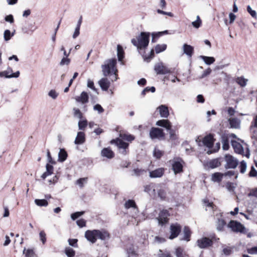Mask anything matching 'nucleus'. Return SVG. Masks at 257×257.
Wrapping results in <instances>:
<instances>
[{
    "label": "nucleus",
    "instance_id": "obj_44",
    "mask_svg": "<svg viewBox=\"0 0 257 257\" xmlns=\"http://www.w3.org/2000/svg\"><path fill=\"white\" fill-rule=\"evenodd\" d=\"M176 254L177 257H186L187 254L185 252L184 249L179 247L176 250Z\"/></svg>",
    "mask_w": 257,
    "mask_h": 257
},
{
    "label": "nucleus",
    "instance_id": "obj_19",
    "mask_svg": "<svg viewBox=\"0 0 257 257\" xmlns=\"http://www.w3.org/2000/svg\"><path fill=\"white\" fill-rule=\"evenodd\" d=\"M221 159L220 158H218L211 160L208 162L207 166L211 169H214L220 166L221 165Z\"/></svg>",
    "mask_w": 257,
    "mask_h": 257
},
{
    "label": "nucleus",
    "instance_id": "obj_17",
    "mask_svg": "<svg viewBox=\"0 0 257 257\" xmlns=\"http://www.w3.org/2000/svg\"><path fill=\"white\" fill-rule=\"evenodd\" d=\"M75 99L78 102L85 104L89 101V96L86 92L83 91L81 92L80 96L75 97Z\"/></svg>",
    "mask_w": 257,
    "mask_h": 257
},
{
    "label": "nucleus",
    "instance_id": "obj_39",
    "mask_svg": "<svg viewBox=\"0 0 257 257\" xmlns=\"http://www.w3.org/2000/svg\"><path fill=\"white\" fill-rule=\"evenodd\" d=\"M229 122L231 128H238L239 125V123L238 120L235 118H229Z\"/></svg>",
    "mask_w": 257,
    "mask_h": 257
},
{
    "label": "nucleus",
    "instance_id": "obj_10",
    "mask_svg": "<svg viewBox=\"0 0 257 257\" xmlns=\"http://www.w3.org/2000/svg\"><path fill=\"white\" fill-rule=\"evenodd\" d=\"M170 216L169 211L167 209L162 210L159 214V216L157 218L159 224L161 225H164L168 223L169 218V217Z\"/></svg>",
    "mask_w": 257,
    "mask_h": 257
},
{
    "label": "nucleus",
    "instance_id": "obj_63",
    "mask_svg": "<svg viewBox=\"0 0 257 257\" xmlns=\"http://www.w3.org/2000/svg\"><path fill=\"white\" fill-rule=\"evenodd\" d=\"M247 251L249 254H257V246L247 248Z\"/></svg>",
    "mask_w": 257,
    "mask_h": 257
},
{
    "label": "nucleus",
    "instance_id": "obj_8",
    "mask_svg": "<svg viewBox=\"0 0 257 257\" xmlns=\"http://www.w3.org/2000/svg\"><path fill=\"white\" fill-rule=\"evenodd\" d=\"M149 135L152 139H164L165 137V134L163 129L155 127H152L151 128Z\"/></svg>",
    "mask_w": 257,
    "mask_h": 257
},
{
    "label": "nucleus",
    "instance_id": "obj_54",
    "mask_svg": "<svg viewBox=\"0 0 257 257\" xmlns=\"http://www.w3.org/2000/svg\"><path fill=\"white\" fill-rule=\"evenodd\" d=\"M156 88L154 86L147 87L142 91V95H145L147 92H149L150 91H151L152 92H154Z\"/></svg>",
    "mask_w": 257,
    "mask_h": 257
},
{
    "label": "nucleus",
    "instance_id": "obj_58",
    "mask_svg": "<svg viewBox=\"0 0 257 257\" xmlns=\"http://www.w3.org/2000/svg\"><path fill=\"white\" fill-rule=\"evenodd\" d=\"M223 174L224 176L231 177L232 176L235 175V178H237V173L234 171H228Z\"/></svg>",
    "mask_w": 257,
    "mask_h": 257
},
{
    "label": "nucleus",
    "instance_id": "obj_36",
    "mask_svg": "<svg viewBox=\"0 0 257 257\" xmlns=\"http://www.w3.org/2000/svg\"><path fill=\"white\" fill-rule=\"evenodd\" d=\"M226 223L223 219H218L217 222V229L219 231H223Z\"/></svg>",
    "mask_w": 257,
    "mask_h": 257
},
{
    "label": "nucleus",
    "instance_id": "obj_16",
    "mask_svg": "<svg viewBox=\"0 0 257 257\" xmlns=\"http://www.w3.org/2000/svg\"><path fill=\"white\" fill-rule=\"evenodd\" d=\"M95 232L96 233L97 239H100L102 240H104L105 239H109L110 237L109 233L105 229H96Z\"/></svg>",
    "mask_w": 257,
    "mask_h": 257
},
{
    "label": "nucleus",
    "instance_id": "obj_31",
    "mask_svg": "<svg viewBox=\"0 0 257 257\" xmlns=\"http://www.w3.org/2000/svg\"><path fill=\"white\" fill-rule=\"evenodd\" d=\"M184 53L191 57L194 53V48L191 45L185 44L183 45Z\"/></svg>",
    "mask_w": 257,
    "mask_h": 257
},
{
    "label": "nucleus",
    "instance_id": "obj_20",
    "mask_svg": "<svg viewBox=\"0 0 257 257\" xmlns=\"http://www.w3.org/2000/svg\"><path fill=\"white\" fill-rule=\"evenodd\" d=\"M126 253L128 257H138L139 254L135 246L133 244H130L126 247Z\"/></svg>",
    "mask_w": 257,
    "mask_h": 257
},
{
    "label": "nucleus",
    "instance_id": "obj_9",
    "mask_svg": "<svg viewBox=\"0 0 257 257\" xmlns=\"http://www.w3.org/2000/svg\"><path fill=\"white\" fill-rule=\"evenodd\" d=\"M224 160L226 162L224 166L226 169H235L238 164V161L230 154L225 155Z\"/></svg>",
    "mask_w": 257,
    "mask_h": 257
},
{
    "label": "nucleus",
    "instance_id": "obj_52",
    "mask_svg": "<svg viewBox=\"0 0 257 257\" xmlns=\"http://www.w3.org/2000/svg\"><path fill=\"white\" fill-rule=\"evenodd\" d=\"M13 36L9 30H6L4 32V39L6 41L10 40Z\"/></svg>",
    "mask_w": 257,
    "mask_h": 257
},
{
    "label": "nucleus",
    "instance_id": "obj_26",
    "mask_svg": "<svg viewBox=\"0 0 257 257\" xmlns=\"http://www.w3.org/2000/svg\"><path fill=\"white\" fill-rule=\"evenodd\" d=\"M157 109H159L161 117L167 118L169 115L168 108L165 105H161Z\"/></svg>",
    "mask_w": 257,
    "mask_h": 257
},
{
    "label": "nucleus",
    "instance_id": "obj_32",
    "mask_svg": "<svg viewBox=\"0 0 257 257\" xmlns=\"http://www.w3.org/2000/svg\"><path fill=\"white\" fill-rule=\"evenodd\" d=\"M169 134V138L168 139L169 142H174L178 140V135L176 133V131L171 127L170 130H168Z\"/></svg>",
    "mask_w": 257,
    "mask_h": 257
},
{
    "label": "nucleus",
    "instance_id": "obj_11",
    "mask_svg": "<svg viewBox=\"0 0 257 257\" xmlns=\"http://www.w3.org/2000/svg\"><path fill=\"white\" fill-rule=\"evenodd\" d=\"M181 231V226L178 223L172 224L170 225L171 234L169 238L173 239L177 237Z\"/></svg>",
    "mask_w": 257,
    "mask_h": 257
},
{
    "label": "nucleus",
    "instance_id": "obj_42",
    "mask_svg": "<svg viewBox=\"0 0 257 257\" xmlns=\"http://www.w3.org/2000/svg\"><path fill=\"white\" fill-rule=\"evenodd\" d=\"M88 125L87 120L85 119L78 122V127L80 130L84 131Z\"/></svg>",
    "mask_w": 257,
    "mask_h": 257
},
{
    "label": "nucleus",
    "instance_id": "obj_56",
    "mask_svg": "<svg viewBox=\"0 0 257 257\" xmlns=\"http://www.w3.org/2000/svg\"><path fill=\"white\" fill-rule=\"evenodd\" d=\"M84 213V211L76 212L71 214V217L73 220H75Z\"/></svg>",
    "mask_w": 257,
    "mask_h": 257
},
{
    "label": "nucleus",
    "instance_id": "obj_2",
    "mask_svg": "<svg viewBox=\"0 0 257 257\" xmlns=\"http://www.w3.org/2000/svg\"><path fill=\"white\" fill-rule=\"evenodd\" d=\"M216 240L215 235L211 236V237L203 236L196 241L197 246L201 249H207L212 247L213 245L214 241Z\"/></svg>",
    "mask_w": 257,
    "mask_h": 257
},
{
    "label": "nucleus",
    "instance_id": "obj_50",
    "mask_svg": "<svg viewBox=\"0 0 257 257\" xmlns=\"http://www.w3.org/2000/svg\"><path fill=\"white\" fill-rule=\"evenodd\" d=\"M239 170H240V172L241 173L243 174L245 172L246 169V164L244 161H242L240 163V165H239Z\"/></svg>",
    "mask_w": 257,
    "mask_h": 257
},
{
    "label": "nucleus",
    "instance_id": "obj_48",
    "mask_svg": "<svg viewBox=\"0 0 257 257\" xmlns=\"http://www.w3.org/2000/svg\"><path fill=\"white\" fill-rule=\"evenodd\" d=\"M202 58L206 64L210 65L215 62V58L212 57L202 56Z\"/></svg>",
    "mask_w": 257,
    "mask_h": 257
},
{
    "label": "nucleus",
    "instance_id": "obj_23",
    "mask_svg": "<svg viewBox=\"0 0 257 257\" xmlns=\"http://www.w3.org/2000/svg\"><path fill=\"white\" fill-rule=\"evenodd\" d=\"M156 125L164 127L166 130H170L172 123L168 119H161L156 122Z\"/></svg>",
    "mask_w": 257,
    "mask_h": 257
},
{
    "label": "nucleus",
    "instance_id": "obj_3",
    "mask_svg": "<svg viewBox=\"0 0 257 257\" xmlns=\"http://www.w3.org/2000/svg\"><path fill=\"white\" fill-rule=\"evenodd\" d=\"M116 60L115 58L109 59L107 63L102 66L103 74L105 76H108L111 72H114V74L117 72L116 68Z\"/></svg>",
    "mask_w": 257,
    "mask_h": 257
},
{
    "label": "nucleus",
    "instance_id": "obj_12",
    "mask_svg": "<svg viewBox=\"0 0 257 257\" xmlns=\"http://www.w3.org/2000/svg\"><path fill=\"white\" fill-rule=\"evenodd\" d=\"M20 75V72L19 71L13 73L12 68L9 67L7 70L0 72V77H5L7 78H18Z\"/></svg>",
    "mask_w": 257,
    "mask_h": 257
},
{
    "label": "nucleus",
    "instance_id": "obj_64",
    "mask_svg": "<svg viewBox=\"0 0 257 257\" xmlns=\"http://www.w3.org/2000/svg\"><path fill=\"white\" fill-rule=\"evenodd\" d=\"M46 171L49 173L50 174H52L53 173L54 167L51 165L49 164H47L46 165Z\"/></svg>",
    "mask_w": 257,
    "mask_h": 257
},
{
    "label": "nucleus",
    "instance_id": "obj_14",
    "mask_svg": "<svg viewBox=\"0 0 257 257\" xmlns=\"http://www.w3.org/2000/svg\"><path fill=\"white\" fill-rule=\"evenodd\" d=\"M95 231L96 229L92 230H87L85 232V238L92 243H95L97 240V236Z\"/></svg>",
    "mask_w": 257,
    "mask_h": 257
},
{
    "label": "nucleus",
    "instance_id": "obj_33",
    "mask_svg": "<svg viewBox=\"0 0 257 257\" xmlns=\"http://www.w3.org/2000/svg\"><path fill=\"white\" fill-rule=\"evenodd\" d=\"M202 202L206 208H210L213 211H214L216 210V206L213 203V202H210L208 198H205L203 199Z\"/></svg>",
    "mask_w": 257,
    "mask_h": 257
},
{
    "label": "nucleus",
    "instance_id": "obj_4",
    "mask_svg": "<svg viewBox=\"0 0 257 257\" xmlns=\"http://www.w3.org/2000/svg\"><path fill=\"white\" fill-rule=\"evenodd\" d=\"M167 46L165 44H158L155 47V49H152L151 50L150 54L149 55H147L145 54V52H144V54L142 55V57L145 61L147 62H150L151 60L155 57V51L157 54L162 52L166 50Z\"/></svg>",
    "mask_w": 257,
    "mask_h": 257
},
{
    "label": "nucleus",
    "instance_id": "obj_59",
    "mask_svg": "<svg viewBox=\"0 0 257 257\" xmlns=\"http://www.w3.org/2000/svg\"><path fill=\"white\" fill-rule=\"evenodd\" d=\"M247 11L248 12V13H249V14L252 16V17L256 18V14L255 11L252 10L249 6H248L247 7Z\"/></svg>",
    "mask_w": 257,
    "mask_h": 257
},
{
    "label": "nucleus",
    "instance_id": "obj_37",
    "mask_svg": "<svg viewBox=\"0 0 257 257\" xmlns=\"http://www.w3.org/2000/svg\"><path fill=\"white\" fill-rule=\"evenodd\" d=\"M124 207L126 209L133 208L134 209L138 208L137 205L134 200L129 199L125 202Z\"/></svg>",
    "mask_w": 257,
    "mask_h": 257
},
{
    "label": "nucleus",
    "instance_id": "obj_38",
    "mask_svg": "<svg viewBox=\"0 0 257 257\" xmlns=\"http://www.w3.org/2000/svg\"><path fill=\"white\" fill-rule=\"evenodd\" d=\"M23 253L25 255V257H35L36 256L34 249L31 248L27 249L25 248L23 251Z\"/></svg>",
    "mask_w": 257,
    "mask_h": 257
},
{
    "label": "nucleus",
    "instance_id": "obj_51",
    "mask_svg": "<svg viewBox=\"0 0 257 257\" xmlns=\"http://www.w3.org/2000/svg\"><path fill=\"white\" fill-rule=\"evenodd\" d=\"M73 111H74V115L75 116L78 117L80 119H82L83 117V114L81 112V111L77 108H73Z\"/></svg>",
    "mask_w": 257,
    "mask_h": 257
},
{
    "label": "nucleus",
    "instance_id": "obj_24",
    "mask_svg": "<svg viewBox=\"0 0 257 257\" xmlns=\"http://www.w3.org/2000/svg\"><path fill=\"white\" fill-rule=\"evenodd\" d=\"M101 88L104 91H107L110 87V83L106 78H101L98 82Z\"/></svg>",
    "mask_w": 257,
    "mask_h": 257
},
{
    "label": "nucleus",
    "instance_id": "obj_47",
    "mask_svg": "<svg viewBox=\"0 0 257 257\" xmlns=\"http://www.w3.org/2000/svg\"><path fill=\"white\" fill-rule=\"evenodd\" d=\"M158 196L162 200H166L167 198V193L166 191L163 189H160L158 191Z\"/></svg>",
    "mask_w": 257,
    "mask_h": 257
},
{
    "label": "nucleus",
    "instance_id": "obj_22",
    "mask_svg": "<svg viewBox=\"0 0 257 257\" xmlns=\"http://www.w3.org/2000/svg\"><path fill=\"white\" fill-rule=\"evenodd\" d=\"M101 155L108 159H112L114 157V152L109 147L103 148L101 152Z\"/></svg>",
    "mask_w": 257,
    "mask_h": 257
},
{
    "label": "nucleus",
    "instance_id": "obj_27",
    "mask_svg": "<svg viewBox=\"0 0 257 257\" xmlns=\"http://www.w3.org/2000/svg\"><path fill=\"white\" fill-rule=\"evenodd\" d=\"M231 145L234 149L235 152L241 154L243 153V150L241 145L236 141H231Z\"/></svg>",
    "mask_w": 257,
    "mask_h": 257
},
{
    "label": "nucleus",
    "instance_id": "obj_13",
    "mask_svg": "<svg viewBox=\"0 0 257 257\" xmlns=\"http://www.w3.org/2000/svg\"><path fill=\"white\" fill-rule=\"evenodd\" d=\"M214 141L213 135L211 134L205 136L202 140L204 145L208 148H211L213 147Z\"/></svg>",
    "mask_w": 257,
    "mask_h": 257
},
{
    "label": "nucleus",
    "instance_id": "obj_43",
    "mask_svg": "<svg viewBox=\"0 0 257 257\" xmlns=\"http://www.w3.org/2000/svg\"><path fill=\"white\" fill-rule=\"evenodd\" d=\"M164 33H167V31L165 32H158V33H153L152 34V43H155L157 39L161 37L163 34Z\"/></svg>",
    "mask_w": 257,
    "mask_h": 257
},
{
    "label": "nucleus",
    "instance_id": "obj_29",
    "mask_svg": "<svg viewBox=\"0 0 257 257\" xmlns=\"http://www.w3.org/2000/svg\"><path fill=\"white\" fill-rule=\"evenodd\" d=\"M119 136L122 140L126 141L130 143L135 139L134 136L126 133H120Z\"/></svg>",
    "mask_w": 257,
    "mask_h": 257
},
{
    "label": "nucleus",
    "instance_id": "obj_53",
    "mask_svg": "<svg viewBox=\"0 0 257 257\" xmlns=\"http://www.w3.org/2000/svg\"><path fill=\"white\" fill-rule=\"evenodd\" d=\"M40 238L43 244H44L46 241V234L44 230H42L39 233Z\"/></svg>",
    "mask_w": 257,
    "mask_h": 257
},
{
    "label": "nucleus",
    "instance_id": "obj_15",
    "mask_svg": "<svg viewBox=\"0 0 257 257\" xmlns=\"http://www.w3.org/2000/svg\"><path fill=\"white\" fill-rule=\"evenodd\" d=\"M154 70L157 74H166L170 72V70L162 63L156 64Z\"/></svg>",
    "mask_w": 257,
    "mask_h": 257
},
{
    "label": "nucleus",
    "instance_id": "obj_49",
    "mask_svg": "<svg viewBox=\"0 0 257 257\" xmlns=\"http://www.w3.org/2000/svg\"><path fill=\"white\" fill-rule=\"evenodd\" d=\"M202 24V21L199 16H197V20L192 23V26L195 28H199Z\"/></svg>",
    "mask_w": 257,
    "mask_h": 257
},
{
    "label": "nucleus",
    "instance_id": "obj_21",
    "mask_svg": "<svg viewBox=\"0 0 257 257\" xmlns=\"http://www.w3.org/2000/svg\"><path fill=\"white\" fill-rule=\"evenodd\" d=\"M229 137L227 134H223L221 137L222 148L224 150H228L229 148Z\"/></svg>",
    "mask_w": 257,
    "mask_h": 257
},
{
    "label": "nucleus",
    "instance_id": "obj_18",
    "mask_svg": "<svg viewBox=\"0 0 257 257\" xmlns=\"http://www.w3.org/2000/svg\"><path fill=\"white\" fill-rule=\"evenodd\" d=\"M164 172L165 169L163 168H160L150 171L149 176L152 178H160L163 176Z\"/></svg>",
    "mask_w": 257,
    "mask_h": 257
},
{
    "label": "nucleus",
    "instance_id": "obj_40",
    "mask_svg": "<svg viewBox=\"0 0 257 257\" xmlns=\"http://www.w3.org/2000/svg\"><path fill=\"white\" fill-rule=\"evenodd\" d=\"M64 252L68 257H74L75 255V251L70 247H66Z\"/></svg>",
    "mask_w": 257,
    "mask_h": 257
},
{
    "label": "nucleus",
    "instance_id": "obj_46",
    "mask_svg": "<svg viewBox=\"0 0 257 257\" xmlns=\"http://www.w3.org/2000/svg\"><path fill=\"white\" fill-rule=\"evenodd\" d=\"M36 204L39 206H47L48 202L46 199H36L35 200Z\"/></svg>",
    "mask_w": 257,
    "mask_h": 257
},
{
    "label": "nucleus",
    "instance_id": "obj_34",
    "mask_svg": "<svg viewBox=\"0 0 257 257\" xmlns=\"http://www.w3.org/2000/svg\"><path fill=\"white\" fill-rule=\"evenodd\" d=\"M117 55L118 61H121L124 57V52L122 47L120 45L117 46Z\"/></svg>",
    "mask_w": 257,
    "mask_h": 257
},
{
    "label": "nucleus",
    "instance_id": "obj_35",
    "mask_svg": "<svg viewBox=\"0 0 257 257\" xmlns=\"http://www.w3.org/2000/svg\"><path fill=\"white\" fill-rule=\"evenodd\" d=\"M68 154L67 152L64 149H61L58 154V160L60 162H64L67 159Z\"/></svg>",
    "mask_w": 257,
    "mask_h": 257
},
{
    "label": "nucleus",
    "instance_id": "obj_62",
    "mask_svg": "<svg viewBox=\"0 0 257 257\" xmlns=\"http://www.w3.org/2000/svg\"><path fill=\"white\" fill-rule=\"evenodd\" d=\"M222 251L225 255H229L232 253V249L230 247H226L223 249Z\"/></svg>",
    "mask_w": 257,
    "mask_h": 257
},
{
    "label": "nucleus",
    "instance_id": "obj_55",
    "mask_svg": "<svg viewBox=\"0 0 257 257\" xmlns=\"http://www.w3.org/2000/svg\"><path fill=\"white\" fill-rule=\"evenodd\" d=\"M78 239L75 238H70L68 239V242L69 245L72 246L77 247H78L77 244Z\"/></svg>",
    "mask_w": 257,
    "mask_h": 257
},
{
    "label": "nucleus",
    "instance_id": "obj_60",
    "mask_svg": "<svg viewBox=\"0 0 257 257\" xmlns=\"http://www.w3.org/2000/svg\"><path fill=\"white\" fill-rule=\"evenodd\" d=\"M248 175L251 177L257 176V171L253 166L251 167V169L249 172Z\"/></svg>",
    "mask_w": 257,
    "mask_h": 257
},
{
    "label": "nucleus",
    "instance_id": "obj_6",
    "mask_svg": "<svg viewBox=\"0 0 257 257\" xmlns=\"http://www.w3.org/2000/svg\"><path fill=\"white\" fill-rule=\"evenodd\" d=\"M110 144H114L119 150H122V154L123 155H126L128 152L129 143L123 141L120 138H117L115 139H112L110 141Z\"/></svg>",
    "mask_w": 257,
    "mask_h": 257
},
{
    "label": "nucleus",
    "instance_id": "obj_45",
    "mask_svg": "<svg viewBox=\"0 0 257 257\" xmlns=\"http://www.w3.org/2000/svg\"><path fill=\"white\" fill-rule=\"evenodd\" d=\"M164 151H161L157 148H155L154 151V156L157 159H160L164 155Z\"/></svg>",
    "mask_w": 257,
    "mask_h": 257
},
{
    "label": "nucleus",
    "instance_id": "obj_5",
    "mask_svg": "<svg viewBox=\"0 0 257 257\" xmlns=\"http://www.w3.org/2000/svg\"><path fill=\"white\" fill-rule=\"evenodd\" d=\"M171 163L172 170L175 174H180L183 172V166L185 164L184 160L180 158L177 157L174 158L173 160L170 161Z\"/></svg>",
    "mask_w": 257,
    "mask_h": 257
},
{
    "label": "nucleus",
    "instance_id": "obj_25",
    "mask_svg": "<svg viewBox=\"0 0 257 257\" xmlns=\"http://www.w3.org/2000/svg\"><path fill=\"white\" fill-rule=\"evenodd\" d=\"M85 142V135L83 132H79L75 140V144L81 145Z\"/></svg>",
    "mask_w": 257,
    "mask_h": 257
},
{
    "label": "nucleus",
    "instance_id": "obj_61",
    "mask_svg": "<svg viewBox=\"0 0 257 257\" xmlns=\"http://www.w3.org/2000/svg\"><path fill=\"white\" fill-rule=\"evenodd\" d=\"M76 223L80 227H83L86 226V221L84 219H80L77 220Z\"/></svg>",
    "mask_w": 257,
    "mask_h": 257
},
{
    "label": "nucleus",
    "instance_id": "obj_41",
    "mask_svg": "<svg viewBox=\"0 0 257 257\" xmlns=\"http://www.w3.org/2000/svg\"><path fill=\"white\" fill-rule=\"evenodd\" d=\"M247 80L243 77H238L235 80V82L241 87H244L246 85Z\"/></svg>",
    "mask_w": 257,
    "mask_h": 257
},
{
    "label": "nucleus",
    "instance_id": "obj_28",
    "mask_svg": "<svg viewBox=\"0 0 257 257\" xmlns=\"http://www.w3.org/2000/svg\"><path fill=\"white\" fill-rule=\"evenodd\" d=\"M183 234V237L181 238V240H184L186 241H189L191 240L192 231H191L189 226H185L184 227Z\"/></svg>",
    "mask_w": 257,
    "mask_h": 257
},
{
    "label": "nucleus",
    "instance_id": "obj_57",
    "mask_svg": "<svg viewBox=\"0 0 257 257\" xmlns=\"http://www.w3.org/2000/svg\"><path fill=\"white\" fill-rule=\"evenodd\" d=\"M87 180V178H81L77 180L76 183L81 188H82L84 186V182H86Z\"/></svg>",
    "mask_w": 257,
    "mask_h": 257
},
{
    "label": "nucleus",
    "instance_id": "obj_30",
    "mask_svg": "<svg viewBox=\"0 0 257 257\" xmlns=\"http://www.w3.org/2000/svg\"><path fill=\"white\" fill-rule=\"evenodd\" d=\"M223 174L220 172H216L212 174L211 176V180L213 182L220 183L222 181Z\"/></svg>",
    "mask_w": 257,
    "mask_h": 257
},
{
    "label": "nucleus",
    "instance_id": "obj_1",
    "mask_svg": "<svg viewBox=\"0 0 257 257\" xmlns=\"http://www.w3.org/2000/svg\"><path fill=\"white\" fill-rule=\"evenodd\" d=\"M150 36V33L143 32L136 39H132L131 42L134 46L137 47L138 49H144L146 48L149 45Z\"/></svg>",
    "mask_w": 257,
    "mask_h": 257
},
{
    "label": "nucleus",
    "instance_id": "obj_7",
    "mask_svg": "<svg viewBox=\"0 0 257 257\" xmlns=\"http://www.w3.org/2000/svg\"><path fill=\"white\" fill-rule=\"evenodd\" d=\"M227 227L234 232L243 233L245 231V227L240 222L231 220L227 224Z\"/></svg>",
    "mask_w": 257,
    "mask_h": 257
}]
</instances>
